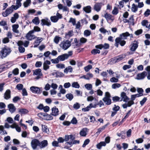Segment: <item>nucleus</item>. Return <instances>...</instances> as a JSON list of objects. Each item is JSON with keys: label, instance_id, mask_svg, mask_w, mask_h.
I'll use <instances>...</instances> for the list:
<instances>
[{"label": "nucleus", "instance_id": "21", "mask_svg": "<svg viewBox=\"0 0 150 150\" xmlns=\"http://www.w3.org/2000/svg\"><path fill=\"white\" fill-rule=\"evenodd\" d=\"M103 5V4L101 3H96L94 6V9L96 11L98 12L100 10L101 7Z\"/></svg>", "mask_w": 150, "mask_h": 150}, {"label": "nucleus", "instance_id": "34", "mask_svg": "<svg viewBox=\"0 0 150 150\" xmlns=\"http://www.w3.org/2000/svg\"><path fill=\"white\" fill-rule=\"evenodd\" d=\"M92 103H90L89 105L92 108H96L98 105V100L95 99Z\"/></svg>", "mask_w": 150, "mask_h": 150}, {"label": "nucleus", "instance_id": "50", "mask_svg": "<svg viewBox=\"0 0 150 150\" xmlns=\"http://www.w3.org/2000/svg\"><path fill=\"white\" fill-rule=\"evenodd\" d=\"M66 96L69 100H71L74 98L73 95L71 93L67 94Z\"/></svg>", "mask_w": 150, "mask_h": 150}, {"label": "nucleus", "instance_id": "18", "mask_svg": "<svg viewBox=\"0 0 150 150\" xmlns=\"http://www.w3.org/2000/svg\"><path fill=\"white\" fill-rule=\"evenodd\" d=\"M51 64L50 62L47 60L45 61L43 64V69L46 71L49 69L50 68L49 65Z\"/></svg>", "mask_w": 150, "mask_h": 150}, {"label": "nucleus", "instance_id": "3", "mask_svg": "<svg viewBox=\"0 0 150 150\" xmlns=\"http://www.w3.org/2000/svg\"><path fill=\"white\" fill-rule=\"evenodd\" d=\"M110 97L111 96L109 92H107L105 93V97L103 98V100L106 105H109L111 103Z\"/></svg>", "mask_w": 150, "mask_h": 150}, {"label": "nucleus", "instance_id": "36", "mask_svg": "<svg viewBox=\"0 0 150 150\" xmlns=\"http://www.w3.org/2000/svg\"><path fill=\"white\" fill-rule=\"evenodd\" d=\"M62 38L58 36H56L54 39V42L56 44H58L59 41L62 40Z\"/></svg>", "mask_w": 150, "mask_h": 150}, {"label": "nucleus", "instance_id": "9", "mask_svg": "<svg viewBox=\"0 0 150 150\" xmlns=\"http://www.w3.org/2000/svg\"><path fill=\"white\" fill-rule=\"evenodd\" d=\"M33 31L30 30L26 34V39L29 40H31L34 39L36 37L33 34Z\"/></svg>", "mask_w": 150, "mask_h": 150}, {"label": "nucleus", "instance_id": "26", "mask_svg": "<svg viewBox=\"0 0 150 150\" xmlns=\"http://www.w3.org/2000/svg\"><path fill=\"white\" fill-rule=\"evenodd\" d=\"M33 75H42V74L41 72V70L40 69H36L33 70Z\"/></svg>", "mask_w": 150, "mask_h": 150}, {"label": "nucleus", "instance_id": "2", "mask_svg": "<svg viewBox=\"0 0 150 150\" xmlns=\"http://www.w3.org/2000/svg\"><path fill=\"white\" fill-rule=\"evenodd\" d=\"M71 42L69 40H64L61 42L59 45L60 47L64 50L68 49L71 46Z\"/></svg>", "mask_w": 150, "mask_h": 150}, {"label": "nucleus", "instance_id": "61", "mask_svg": "<svg viewBox=\"0 0 150 150\" xmlns=\"http://www.w3.org/2000/svg\"><path fill=\"white\" fill-rule=\"evenodd\" d=\"M53 119V117L51 115H48L47 114H46L45 116V119L47 120H51Z\"/></svg>", "mask_w": 150, "mask_h": 150}, {"label": "nucleus", "instance_id": "52", "mask_svg": "<svg viewBox=\"0 0 150 150\" xmlns=\"http://www.w3.org/2000/svg\"><path fill=\"white\" fill-rule=\"evenodd\" d=\"M4 127L2 125L0 126V130L1 131V132H0V133H2V134L3 135L4 134H7V133L6 131L4 130Z\"/></svg>", "mask_w": 150, "mask_h": 150}, {"label": "nucleus", "instance_id": "53", "mask_svg": "<svg viewBox=\"0 0 150 150\" xmlns=\"http://www.w3.org/2000/svg\"><path fill=\"white\" fill-rule=\"evenodd\" d=\"M91 34V32L90 31L88 30H85L84 32V35L86 37L89 36Z\"/></svg>", "mask_w": 150, "mask_h": 150}, {"label": "nucleus", "instance_id": "22", "mask_svg": "<svg viewBox=\"0 0 150 150\" xmlns=\"http://www.w3.org/2000/svg\"><path fill=\"white\" fill-rule=\"evenodd\" d=\"M48 145V142L47 140H44L42 141L41 142H40V144H39V147L40 149L43 148Z\"/></svg>", "mask_w": 150, "mask_h": 150}, {"label": "nucleus", "instance_id": "43", "mask_svg": "<svg viewBox=\"0 0 150 150\" xmlns=\"http://www.w3.org/2000/svg\"><path fill=\"white\" fill-rule=\"evenodd\" d=\"M31 4V0H26L23 3V5L25 8L29 6Z\"/></svg>", "mask_w": 150, "mask_h": 150}, {"label": "nucleus", "instance_id": "55", "mask_svg": "<svg viewBox=\"0 0 150 150\" xmlns=\"http://www.w3.org/2000/svg\"><path fill=\"white\" fill-rule=\"evenodd\" d=\"M73 32L72 30H70L67 33H66V36L67 38H69L73 35Z\"/></svg>", "mask_w": 150, "mask_h": 150}, {"label": "nucleus", "instance_id": "1", "mask_svg": "<svg viewBox=\"0 0 150 150\" xmlns=\"http://www.w3.org/2000/svg\"><path fill=\"white\" fill-rule=\"evenodd\" d=\"M11 51V48L6 46L2 47L0 50V58L3 59L6 58L10 54Z\"/></svg>", "mask_w": 150, "mask_h": 150}, {"label": "nucleus", "instance_id": "17", "mask_svg": "<svg viewBox=\"0 0 150 150\" xmlns=\"http://www.w3.org/2000/svg\"><path fill=\"white\" fill-rule=\"evenodd\" d=\"M147 75V73L146 71H144L141 73L138 74L137 75V79L138 80L143 79Z\"/></svg>", "mask_w": 150, "mask_h": 150}, {"label": "nucleus", "instance_id": "16", "mask_svg": "<svg viewBox=\"0 0 150 150\" xmlns=\"http://www.w3.org/2000/svg\"><path fill=\"white\" fill-rule=\"evenodd\" d=\"M30 90L32 93H33L37 94L40 93V89L38 87L32 86L30 87Z\"/></svg>", "mask_w": 150, "mask_h": 150}, {"label": "nucleus", "instance_id": "24", "mask_svg": "<svg viewBox=\"0 0 150 150\" xmlns=\"http://www.w3.org/2000/svg\"><path fill=\"white\" fill-rule=\"evenodd\" d=\"M75 139V137H73L72 135H66L64 138V141L65 142H68L70 139V141H73Z\"/></svg>", "mask_w": 150, "mask_h": 150}, {"label": "nucleus", "instance_id": "31", "mask_svg": "<svg viewBox=\"0 0 150 150\" xmlns=\"http://www.w3.org/2000/svg\"><path fill=\"white\" fill-rule=\"evenodd\" d=\"M87 129L86 128H84L82 129L80 132V134L83 137H85L87 134Z\"/></svg>", "mask_w": 150, "mask_h": 150}, {"label": "nucleus", "instance_id": "57", "mask_svg": "<svg viewBox=\"0 0 150 150\" xmlns=\"http://www.w3.org/2000/svg\"><path fill=\"white\" fill-rule=\"evenodd\" d=\"M42 38H37V39L35 41V44H36L38 45H39L40 43L42 41Z\"/></svg>", "mask_w": 150, "mask_h": 150}, {"label": "nucleus", "instance_id": "48", "mask_svg": "<svg viewBox=\"0 0 150 150\" xmlns=\"http://www.w3.org/2000/svg\"><path fill=\"white\" fill-rule=\"evenodd\" d=\"M121 86V85L118 83H115L112 85V88L113 89H116L120 88Z\"/></svg>", "mask_w": 150, "mask_h": 150}, {"label": "nucleus", "instance_id": "51", "mask_svg": "<svg viewBox=\"0 0 150 150\" xmlns=\"http://www.w3.org/2000/svg\"><path fill=\"white\" fill-rule=\"evenodd\" d=\"M85 87L88 90H91L92 88V86L91 84L90 83L86 84L85 85Z\"/></svg>", "mask_w": 150, "mask_h": 150}, {"label": "nucleus", "instance_id": "46", "mask_svg": "<svg viewBox=\"0 0 150 150\" xmlns=\"http://www.w3.org/2000/svg\"><path fill=\"white\" fill-rule=\"evenodd\" d=\"M42 130L44 132L48 133L49 132L48 129H47V127L45 125H42Z\"/></svg>", "mask_w": 150, "mask_h": 150}, {"label": "nucleus", "instance_id": "39", "mask_svg": "<svg viewBox=\"0 0 150 150\" xmlns=\"http://www.w3.org/2000/svg\"><path fill=\"white\" fill-rule=\"evenodd\" d=\"M72 67L71 66H69L64 69V72L66 74H67L68 72H72Z\"/></svg>", "mask_w": 150, "mask_h": 150}, {"label": "nucleus", "instance_id": "30", "mask_svg": "<svg viewBox=\"0 0 150 150\" xmlns=\"http://www.w3.org/2000/svg\"><path fill=\"white\" fill-rule=\"evenodd\" d=\"M130 34L128 32H126L125 33H123L120 35V37L122 39H125L127 38L126 37L127 36H129Z\"/></svg>", "mask_w": 150, "mask_h": 150}, {"label": "nucleus", "instance_id": "6", "mask_svg": "<svg viewBox=\"0 0 150 150\" xmlns=\"http://www.w3.org/2000/svg\"><path fill=\"white\" fill-rule=\"evenodd\" d=\"M69 54H64L58 56L57 57L58 59H59V61H62L65 60L67 59L72 54V52L71 51L69 52Z\"/></svg>", "mask_w": 150, "mask_h": 150}, {"label": "nucleus", "instance_id": "29", "mask_svg": "<svg viewBox=\"0 0 150 150\" xmlns=\"http://www.w3.org/2000/svg\"><path fill=\"white\" fill-rule=\"evenodd\" d=\"M149 22L147 20H143L141 24L142 26H145L146 28L150 29V24L148 25Z\"/></svg>", "mask_w": 150, "mask_h": 150}, {"label": "nucleus", "instance_id": "23", "mask_svg": "<svg viewBox=\"0 0 150 150\" xmlns=\"http://www.w3.org/2000/svg\"><path fill=\"white\" fill-rule=\"evenodd\" d=\"M11 91L9 89H7L5 92L4 95L5 99L8 100L11 98Z\"/></svg>", "mask_w": 150, "mask_h": 150}, {"label": "nucleus", "instance_id": "49", "mask_svg": "<svg viewBox=\"0 0 150 150\" xmlns=\"http://www.w3.org/2000/svg\"><path fill=\"white\" fill-rule=\"evenodd\" d=\"M100 53V51L99 50L94 49L92 50L91 53L93 54H99Z\"/></svg>", "mask_w": 150, "mask_h": 150}, {"label": "nucleus", "instance_id": "44", "mask_svg": "<svg viewBox=\"0 0 150 150\" xmlns=\"http://www.w3.org/2000/svg\"><path fill=\"white\" fill-rule=\"evenodd\" d=\"M71 86L73 88H79L80 87V85L79 84L76 82H74L72 83L71 84Z\"/></svg>", "mask_w": 150, "mask_h": 150}, {"label": "nucleus", "instance_id": "37", "mask_svg": "<svg viewBox=\"0 0 150 150\" xmlns=\"http://www.w3.org/2000/svg\"><path fill=\"white\" fill-rule=\"evenodd\" d=\"M106 145V143L104 142H101L96 145L97 148L98 149H100L102 146H105Z\"/></svg>", "mask_w": 150, "mask_h": 150}, {"label": "nucleus", "instance_id": "20", "mask_svg": "<svg viewBox=\"0 0 150 150\" xmlns=\"http://www.w3.org/2000/svg\"><path fill=\"white\" fill-rule=\"evenodd\" d=\"M52 112L51 113V114L52 115L55 116L58 115L59 110L56 107H54L52 108Z\"/></svg>", "mask_w": 150, "mask_h": 150}, {"label": "nucleus", "instance_id": "58", "mask_svg": "<svg viewBox=\"0 0 150 150\" xmlns=\"http://www.w3.org/2000/svg\"><path fill=\"white\" fill-rule=\"evenodd\" d=\"M31 31H33V33H34L35 32H38L40 31H41V29L38 27L35 26L34 27L33 29L31 30Z\"/></svg>", "mask_w": 150, "mask_h": 150}, {"label": "nucleus", "instance_id": "62", "mask_svg": "<svg viewBox=\"0 0 150 150\" xmlns=\"http://www.w3.org/2000/svg\"><path fill=\"white\" fill-rule=\"evenodd\" d=\"M23 85L21 84H17L16 86V88L18 90H23Z\"/></svg>", "mask_w": 150, "mask_h": 150}, {"label": "nucleus", "instance_id": "35", "mask_svg": "<svg viewBox=\"0 0 150 150\" xmlns=\"http://www.w3.org/2000/svg\"><path fill=\"white\" fill-rule=\"evenodd\" d=\"M99 31L101 33L105 34L106 33H107L108 35H110L111 34V32L110 31H107L106 29L103 28H102L100 29Z\"/></svg>", "mask_w": 150, "mask_h": 150}, {"label": "nucleus", "instance_id": "27", "mask_svg": "<svg viewBox=\"0 0 150 150\" xmlns=\"http://www.w3.org/2000/svg\"><path fill=\"white\" fill-rule=\"evenodd\" d=\"M115 77H112L110 79V81L112 82H118V79L120 77V75L115 76Z\"/></svg>", "mask_w": 150, "mask_h": 150}, {"label": "nucleus", "instance_id": "5", "mask_svg": "<svg viewBox=\"0 0 150 150\" xmlns=\"http://www.w3.org/2000/svg\"><path fill=\"white\" fill-rule=\"evenodd\" d=\"M62 18V15L58 13V11L56 13V16H51L50 19L52 22L56 23L58 21L59 19H61Z\"/></svg>", "mask_w": 150, "mask_h": 150}, {"label": "nucleus", "instance_id": "8", "mask_svg": "<svg viewBox=\"0 0 150 150\" xmlns=\"http://www.w3.org/2000/svg\"><path fill=\"white\" fill-rule=\"evenodd\" d=\"M13 7H12V6L7 8L4 12H3L2 13V15L4 17H6L8 16L9 14L12 13L13 10Z\"/></svg>", "mask_w": 150, "mask_h": 150}, {"label": "nucleus", "instance_id": "10", "mask_svg": "<svg viewBox=\"0 0 150 150\" xmlns=\"http://www.w3.org/2000/svg\"><path fill=\"white\" fill-rule=\"evenodd\" d=\"M125 55L124 54L120 55L111 59V61L115 63L117 62L124 58Z\"/></svg>", "mask_w": 150, "mask_h": 150}, {"label": "nucleus", "instance_id": "41", "mask_svg": "<svg viewBox=\"0 0 150 150\" xmlns=\"http://www.w3.org/2000/svg\"><path fill=\"white\" fill-rule=\"evenodd\" d=\"M138 7L134 4H133L132 6L131 10L133 12L135 13L137 11Z\"/></svg>", "mask_w": 150, "mask_h": 150}, {"label": "nucleus", "instance_id": "7", "mask_svg": "<svg viewBox=\"0 0 150 150\" xmlns=\"http://www.w3.org/2000/svg\"><path fill=\"white\" fill-rule=\"evenodd\" d=\"M39 144H40V141L36 139H33L31 142V147L34 150L36 149L38 146L39 147Z\"/></svg>", "mask_w": 150, "mask_h": 150}, {"label": "nucleus", "instance_id": "14", "mask_svg": "<svg viewBox=\"0 0 150 150\" xmlns=\"http://www.w3.org/2000/svg\"><path fill=\"white\" fill-rule=\"evenodd\" d=\"M41 21V24L42 26L46 25L48 26H49L51 25V23L50 20L47 18H46L45 19H42Z\"/></svg>", "mask_w": 150, "mask_h": 150}, {"label": "nucleus", "instance_id": "40", "mask_svg": "<svg viewBox=\"0 0 150 150\" xmlns=\"http://www.w3.org/2000/svg\"><path fill=\"white\" fill-rule=\"evenodd\" d=\"M18 112L21 114H25L27 113L28 111L26 109L22 108L19 109Z\"/></svg>", "mask_w": 150, "mask_h": 150}, {"label": "nucleus", "instance_id": "47", "mask_svg": "<svg viewBox=\"0 0 150 150\" xmlns=\"http://www.w3.org/2000/svg\"><path fill=\"white\" fill-rule=\"evenodd\" d=\"M33 22L36 25H38L39 23V21L38 17H35L32 20Z\"/></svg>", "mask_w": 150, "mask_h": 150}, {"label": "nucleus", "instance_id": "59", "mask_svg": "<svg viewBox=\"0 0 150 150\" xmlns=\"http://www.w3.org/2000/svg\"><path fill=\"white\" fill-rule=\"evenodd\" d=\"M87 41V39L84 38H81L80 39V42L81 43V45L82 44L85 43Z\"/></svg>", "mask_w": 150, "mask_h": 150}, {"label": "nucleus", "instance_id": "38", "mask_svg": "<svg viewBox=\"0 0 150 150\" xmlns=\"http://www.w3.org/2000/svg\"><path fill=\"white\" fill-rule=\"evenodd\" d=\"M83 10L86 13H89L91 12V7L90 6H88L83 8Z\"/></svg>", "mask_w": 150, "mask_h": 150}, {"label": "nucleus", "instance_id": "63", "mask_svg": "<svg viewBox=\"0 0 150 150\" xmlns=\"http://www.w3.org/2000/svg\"><path fill=\"white\" fill-rule=\"evenodd\" d=\"M75 91L76 95L77 96L81 97L82 96L83 93L82 91L78 90H76Z\"/></svg>", "mask_w": 150, "mask_h": 150}, {"label": "nucleus", "instance_id": "19", "mask_svg": "<svg viewBox=\"0 0 150 150\" xmlns=\"http://www.w3.org/2000/svg\"><path fill=\"white\" fill-rule=\"evenodd\" d=\"M16 6L12 5V7H13L14 9L16 10L20 7L21 6V1L22 0H16Z\"/></svg>", "mask_w": 150, "mask_h": 150}, {"label": "nucleus", "instance_id": "56", "mask_svg": "<svg viewBox=\"0 0 150 150\" xmlns=\"http://www.w3.org/2000/svg\"><path fill=\"white\" fill-rule=\"evenodd\" d=\"M92 68V65H88L84 68V69L86 72H88L89 70Z\"/></svg>", "mask_w": 150, "mask_h": 150}, {"label": "nucleus", "instance_id": "60", "mask_svg": "<svg viewBox=\"0 0 150 150\" xmlns=\"http://www.w3.org/2000/svg\"><path fill=\"white\" fill-rule=\"evenodd\" d=\"M12 73L14 75H18L19 74V69L18 68L15 69L13 70Z\"/></svg>", "mask_w": 150, "mask_h": 150}, {"label": "nucleus", "instance_id": "4", "mask_svg": "<svg viewBox=\"0 0 150 150\" xmlns=\"http://www.w3.org/2000/svg\"><path fill=\"white\" fill-rule=\"evenodd\" d=\"M122 39L118 37L116 38L115 40V45L116 47H118L119 44L122 46H124L126 44V42L124 40H122Z\"/></svg>", "mask_w": 150, "mask_h": 150}, {"label": "nucleus", "instance_id": "15", "mask_svg": "<svg viewBox=\"0 0 150 150\" xmlns=\"http://www.w3.org/2000/svg\"><path fill=\"white\" fill-rule=\"evenodd\" d=\"M138 42L137 41H133L130 45V50L132 51H135L138 47Z\"/></svg>", "mask_w": 150, "mask_h": 150}, {"label": "nucleus", "instance_id": "33", "mask_svg": "<svg viewBox=\"0 0 150 150\" xmlns=\"http://www.w3.org/2000/svg\"><path fill=\"white\" fill-rule=\"evenodd\" d=\"M19 25L18 24H14L12 25L13 31L15 33H19V30H17L18 28Z\"/></svg>", "mask_w": 150, "mask_h": 150}, {"label": "nucleus", "instance_id": "32", "mask_svg": "<svg viewBox=\"0 0 150 150\" xmlns=\"http://www.w3.org/2000/svg\"><path fill=\"white\" fill-rule=\"evenodd\" d=\"M73 141H70L69 142H67L65 143V146L64 148L68 149L69 147H71L73 145Z\"/></svg>", "mask_w": 150, "mask_h": 150}, {"label": "nucleus", "instance_id": "12", "mask_svg": "<svg viewBox=\"0 0 150 150\" xmlns=\"http://www.w3.org/2000/svg\"><path fill=\"white\" fill-rule=\"evenodd\" d=\"M109 45L108 44L106 43H105L104 44H99L95 46V47L96 48L99 49L100 50H101L102 48L105 50L109 48Z\"/></svg>", "mask_w": 150, "mask_h": 150}, {"label": "nucleus", "instance_id": "42", "mask_svg": "<svg viewBox=\"0 0 150 150\" xmlns=\"http://www.w3.org/2000/svg\"><path fill=\"white\" fill-rule=\"evenodd\" d=\"M128 23L130 25H134V19L133 18V16H131L129 18L128 20Z\"/></svg>", "mask_w": 150, "mask_h": 150}, {"label": "nucleus", "instance_id": "54", "mask_svg": "<svg viewBox=\"0 0 150 150\" xmlns=\"http://www.w3.org/2000/svg\"><path fill=\"white\" fill-rule=\"evenodd\" d=\"M57 68L59 69H63L65 67V65L63 64H58L56 65Z\"/></svg>", "mask_w": 150, "mask_h": 150}, {"label": "nucleus", "instance_id": "45", "mask_svg": "<svg viewBox=\"0 0 150 150\" xmlns=\"http://www.w3.org/2000/svg\"><path fill=\"white\" fill-rule=\"evenodd\" d=\"M55 74L56 75V77L62 76L64 75L63 73L60 72H56L53 73H52V74L53 75H54Z\"/></svg>", "mask_w": 150, "mask_h": 150}, {"label": "nucleus", "instance_id": "28", "mask_svg": "<svg viewBox=\"0 0 150 150\" xmlns=\"http://www.w3.org/2000/svg\"><path fill=\"white\" fill-rule=\"evenodd\" d=\"M104 17L107 20H111L113 21L114 20V18L112 15L110 14L106 13L104 15Z\"/></svg>", "mask_w": 150, "mask_h": 150}, {"label": "nucleus", "instance_id": "25", "mask_svg": "<svg viewBox=\"0 0 150 150\" xmlns=\"http://www.w3.org/2000/svg\"><path fill=\"white\" fill-rule=\"evenodd\" d=\"M9 111L11 113L14 112L16 110V108L13 104H10L8 105Z\"/></svg>", "mask_w": 150, "mask_h": 150}, {"label": "nucleus", "instance_id": "64", "mask_svg": "<svg viewBox=\"0 0 150 150\" xmlns=\"http://www.w3.org/2000/svg\"><path fill=\"white\" fill-rule=\"evenodd\" d=\"M92 108L89 105L86 108H83L82 109V111L84 112H86L88 111Z\"/></svg>", "mask_w": 150, "mask_h": 150}, {"label": "nucleus", "instance_id": "13", "mask_svg": "<svg viewBox=\"0 0 150 150\" xmlns=\"http://www.w3.org/2000/svg\"><path fill=\"white\" fill-rule=\"evenodd\" d=\"M17 45L19 46L18 50L20 52H24L25 51V49L22 46L23 45V42L21 40H19L18 42Z\"/></svg>", "mask_w": 150, "mask_h": 150}, {"label": "nucleus", "instance_id": "11", "mask_svg": "<svg viewBox=\"0 0 150 150\" xmlns=\"http://www.w3.org/2000/svg\"><path fill=\"white\" fill-rule=\"evenodd\" d=\"M120 98V101H123L126 102H127L129 99L127 96L126 94L124 92L121 93Z\"/></svg>", "mask_w": 150, "mask_h": 150}]
</instances>
